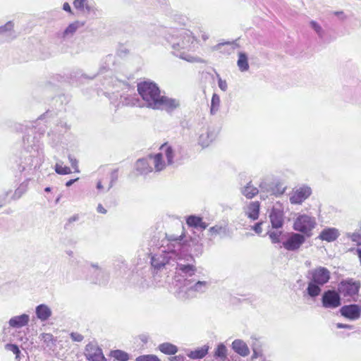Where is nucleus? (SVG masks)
I'll return each instance as SVG.
<instances>
[{"mask_svg":"<svg viewBox=\"0 0 361 361\" xmlns=\"http://www.w3.org/2000/svg\"><path fill=\"white\" fill-rule=\"evenodd\" d=\"M209 347L204 345L201 348H198L194 350H191L188 353V356L193 360L203 358L207 353Z\"/></svg>","mask_w":361,"mask_h":361,"instance_id":"obj_25","label":"nucleus"},{"mask_svg":"<svg viewBox=\"0 0 361 361\" xmlns=\"http://www.w3.org/2000/svg\"><path fill=\"white\" fill-rule=\"evenodd\" d=\"M311 276L305 290L307 295L315 299L321 294L322 287L330 279V271L325 267H319L309 271Z\"/></svg>","mask_w":361,"mask_h":361,"instance_id":"obj_3","label":"nucleus"},{"mask_svg":"<svg viewBox=\"0 0 361 361\" xmlns=\"http://www.w3.org/2000/svg\"><path fill=\"white\" fill-rule=\"evenodd\" d=\"M336 326L338 329H353V326L350 324H345L342 323H337Z\"/></svg>","mask_w":361,"mask_h":361,"instance_id":"obj_47","label":"nucleus"},{"mask_svg":"<svg viewBox=\"0 0 361 361\" xmlns=\"http://www.w3.org/2000/svg\"><path fill=\"white\" fill-rule=\"evenodd\" d=\"M170 360L171 361H184V357L179 355L172 357Z\"/></svg>","mask_w":361,"mask_h":361,"instance_id":"obj_50","label":"nucleus"},{"mask_svg":"<svg viewBox=\"0 0 361 361\" xmlns=\"http://www.w3.org/2000/svg\"><path fill=\"white\" fill-rule=\"evenodd\" d=\"M152 265L154 267H157V264H155V259L154 257H152Z\"/></svg>","mask_w":361,"mask_h":361,"instance_id":"obj_57","label":"nucleus"},{"mask_svg":"<svg viewBox=\"0 0 361 361\" xmlns=\"http://www.w3.org/2000/svg\"><path fill=\"white\" fill-rule=\"evenodd\" d=\"M84 25V22H79L78 20L71 23L63 31V37H65L66 36L73 35L80 27H82Z\"/></svg>","mask_w":361,"mask_h":361,"instance_id":"obj_28","label":"nucleus"},{"mask_svg":"<svg viewBox=\"0 0 361 361\" xmlns=\"http://www.w3.org/2000/svg\"><path fill=\"white\" fill-rule=\"evenodd\" d=\"M263 224L262 221L258 222L255 224L252 229L255 231V232L257 234H260L262 232V225Z\"/></svg>","mask_w":361,"mask_h":361,"instance_id":"obj_46","label":"nucleus"},{"mask_svg":"<svg viewBox=\"0 0 361 361\" xmlns=\"http://www.w3.org/2000/svg\"><path fill=\"white\" fill-rule=\"evenodd\" d=\"M13 28V24L11 22H8L4 26L0 27V32H4L8 30H11Z\"/></svg>","mask_w":361,"mask_h":361,"instance_id":"obj_44","label":"nucleus"},{"mask_svg":"<svg viewBox=\"0 0 361 361\" xmlns=\"http://www.w3.org/2000/svg\"><path fill=\"white\" fill-rule=\"evenodd\" d=\"M159 32L164 35V39L171 45L175 56L189 62L200 61L185 51V50L192 49L196 41L191 31L185 29L178 30L174 28L169 30L162 28L161 30H159Z\"/></svg>","mask_w":361,"mask_h":361,"instance_id":"obj_1","label":"nucleus"},{"mask_svg":"<svg viewBox=\"0 0 361 361\" xmlns=\"http://www.w3.org/2000/svg\"><path fill=\"white\" fill-rule=\"evenodd\" d=\"M322 306L327 309H335L340 307L342 304L341 295L338 290L329 289L325 290L321 298Z\"/></svg>","mask_w":361,"mask_h":361,"instance_id":"obj_9","label":"nucleus"},{"mask_svg":"<svg viewBox=\"0 0 361 361\" xmlns=\"http://www.w3.org/2000/svg\"><path fill=\"white\" fill-rule=\"evenodd\" d=\"M240 191L241 193L247 199L253 198L259 192V190L252 185L251 181L242 188Z\"/></svg>","mask_w":361,"mask_h":361,"instance_id":"obj_24","label":"nucleus"},{"mask_svg":"<svg viewBox=\"0 0 361 361\" xmlns=\"http://www.w3.org/2000/svg\"><path fill=\"white\" fill-rule=\"evenodd\" d=\"M288 237L283 242V247L288 251H295L305 243V235L298 233H288Z\"/></svg>","mask_w":361,"mask_h":361,"instance_id":"obj_12","label":"nucleus"},{"mask_svg":"<svg viewBox=\"0 0 361 361\" xmlns=\"http://www.w3.org/2000/svg\"><path fill=\"white\" fill-rule=\"evenodd\" d=\"M179 106L180 101L178 99L159 94V110L171 114Z\"/></svg>","mask_w":361,"mask_h":361,"instance_id":"obj_15","label":"nucleus"},{"mask_svg":"<svg viewBox=\"0 0 361 361\" xmlns=\"http://www.w3.org/2000/svg\"><path fill=\"white\" fill-rule=\"evenodd\" d=\"M85 356L89 361H106L102 349L97 344L92 343H90L85 346Z\"/></svg>","mask_w":361,"mask_h":361,"instance_id":"obj_14","label":"nucleus"},{"mask_svg":"<svg viewBox=\"0 0 361 361\" xmlns=\"http://www.w3.org/2000/svg\"><path fill=\"white\" fill-rule=\"evenodd\" d=\"M232 348L235 353L243 357L248 355L250 353L247 344L241 340H235L232 343Z\"/></svg>","mask_w":361,"mask_h":361,"instance_id":"obj_21","label":"nucleus"},{"mask_svg":"<svg viewBox=\"0 0 361 361\" xmlns=\"http://www.w3.org/2000/svg\"><path fill=\"white\" fill-rule=\"evenodd\" d=\"M212 235H219L221 238L230 235L229 229L226 225H215L209 229Z\"/></svg>","mask_w":361,"mask_h":361,"instance_id":"obj_22","label":"nucleus"},{"mask_svg":"<svg viewBox=\"0 0 361 361\" xmlns=\"http://www.w3.org/2000/svg\"><path fill=\"white\" fill-rule=\"evenodd\" d=\"M159 4L161 3V1H160V0L159 1Z\"/></svg>","mask_w":361,"mask_h":361,"instance_id":"obj_62","label":"nucleus"},{"mask_svg":"<svg viewBox=\"0 0 361 361\" xmlns=\"http://www.w3.org/2000/svg\"><path fill=\"white\" fill-rule=\"evenodd\" d=\"M339 312L343 317L355 321L360 317L361 307L357 304L345 305L341 307Z\"/></svg>","mask_w":361,"mask_h":361,"instance_id":"obj_13","label":"nucleus"},{"mask_svg":"<svg viewBox=\"0 0 361 361\" xmlns=\"http://www.w3.org/2000/svg\"><path fill=\"white\" fill-rule=\"evenodd\" d=\"M226 347L223 343L218 345L214 352V357H219L221 359H224L226 357Z\"/></svg>","mask_w":361,"mask_h":361,"instance_id":"obj_34","label":"nucleus"},{"mask_svg":"<svg viewBox=\"0 0 361 361\" xmlns=\"http://www.w3.org/2000/svg\"><path fill=\"white\" fill-rule=\"evenodd\" d=\"M219 130L213 127H208L204 132H202L198 140L199 144L202 147H208L216 137Z\"/></svg>","mask_w":361,"mask_h":361,"instance_id":"obj_17","label":"nucleus"},{"mask_svg":"<svg viewBox=\"0 0 361 361\" xmlns=\"http://www.w3.org/2000/svg\"><path fill=\"white\" fill-rule=\"evenodd\" d=\"M340 235V233L338 230L336 228H327L323 229L319 235V238L322 240H324L326 242H333L336 240L338 236Z\"/></svg>","mask_w":361,"mask_h":361,"instance_id":"obj_18","label":"nucleus"},{"mask_svg":"<svg viewBox=\"0 0 361 361\" xmlns=\"http://www.w3.org/2000/svg\"><path fill=\"white\" fill-rule=\"evenodd\" d=\"M46 192H49L51 190V188L49 187H47L44 190Z\"/></svg>","mask_w":361,"mask_h":361,"instance_id":"obj_60","label":"nucleus"},{"mask_svg":"<svg viewBox=\"0 0 361 361\" xmlns=\"http://www.w3.org/2000/svg\"><path fill=\"white\" fill-rule=\"evenodd\" d=\"M334 14L342 20H344L346 18V16H345V14L343 11H336V12H334Z\"/></svg>","mask_w":361,"mask_h":361,"instance_id":"obj_51","label":"nucleus"},{"mask_svg":"<svg viewBox=\"0 0 361 361\" xmlns=\"http://www.w3.org/2000/svg\"><path fill=\"white\" fill-rule=\"evenodd\" d=\"M267 235L271 239V243L274 244L281 243V237L282 236L283 238L285 236V235L283 234V231H269L267 232Z\"/></svg>","mask_w":361,"mask_h":361,"instance_id":"obj_31","label":"nucleus"},{"mask_svg":"<svg viewBox=\"0 0 361 361\" xmlns=\"http://www.w3.org/2000/svg\"><path fill=\"white\" fill-rule=\"evenodd\" d=\"M348 237L357 245H361V235L357 233H348Z\"/></svg>","mask_w":361,"mask_h":361,"instance_id":"obj_38","label":"nucleus"},{"mask_svg":"<svg viewBox=\"0 0 361 361\" xmlns=\"http://www.w3.org/2000/svg\"><path fill=\"white\" fill-rule=\"evenodd\" d=\"M73 6L78 11H84L86 9L87 11H90V7L87 5V0H74Z\"/></svg>","mask_w":361,"mask_h":361,"instance_id":"obj_33","label":"nucleus"},{"mask_svg":"<svg viewBox=\"0 0 361 361\" xmlns=\"http://www.w3.org/2000/svg\"><path fill=\"white\" fill-rule=\"evenodd\" d=\"M208 226V224L205 222H204L202 220V223L199 224L198 225V228H201L202 230H204L207 228Z\"/></svg>","mask_w":361,"mask_h":361,"instance_id":"obj_53","label":"nucleus"},{"mask_svg":"<svg viewBox=\"0 0 361 361\" xmlns=\"http://www.w3.org/2000/svg\"><path fill=\"white\" fill-rule=\"evenodd\" d=\"M136 361H158V359L153 355H142L137 357Z\"/></svg>","mask_w":361,"mask_h":361,"instance_id":"obj_40","label":"nucleus"},{"mask_svg":"<svg viewBox=\"0 0 361 361\" xmlns=\"http://www.w3.org/2000/svg\"><path fill=\"white\" fill-rule=\"evenodd\" d=\"M6 348L8 350L11 351L12 353H13L16 355V357H19L20 351V350H19V348H18L17 345H16V344H7L6 345Z\"/></svg>","mask_w":361,"mask_h":361,"instance_id":"obj_39","label":"nucleus"},{"mask_svg":"<svg viewBox=\"0 0 361 361\" xmlns=\"http://www.w3.org/2000/svg\"><path fill=\"white\" fill-rule=\"evenodd\" d=\"M178 262L176 264V273L184 280L191 279L195 277L197 267L195 259L191 254H185L181 251L178 257Z\"/></svg>","mask_w":361,"mask_h":361,"instance_id":"obj_4","label":"nucleus"},{"mask_svg":"<svg viewBox=\"0 0 361 361\" xmlns=\"http://www.w3.org/2000/svg\"><path fill=\"white\" fill-rule=\"evenodd\" d=\"M137 91L148 107L158 106V87L155 83L144 81L138 83Z\"/></svg>","mask_w":361,"mask_h":361,"instance_id":"obj_5","label":"nucleus"},{"mask_svg":"<svg viewBox=\"0 0 361 361\" xmlns=\"http://www.w3.org/2000/svg\"><path fill=\"white\" fill-rule=\"evenodd\" d=\"M259 188H261L262 190H266L267 192H270L271 194H275L274 190H270L268 188H267V183H261L259 184Z\"/></svg>","mask_w":361,"mask_h":361,"instance_id":"obj_48","label":"nucleus"},{"mask_svg":"<svg viewBox=\"0 0 361 361\" xmlns=\"http://www.w3.org/2000/svg\"><path fill=\"white\" fill-rule=\"evenodd\" d=\"M316 225V220L314 217L307 214H300L294 221L293 229L305 234L307 237H310L312 231Z\"/></svg>","mask_w":361,"mask_h":361,"instance_id":"obj_8","label":"nucleus"},{"mask_svg":"<svg viewBox=\"0 0 361 361\" xmlns=\"http://www.w3.org/2000/svg\"><path fill=\"white\" fill-rule=\"evenodd\" d=\"M174 150L168 143H164L159 147V171L167 166L174 164Z\"/></svg>","mask_w":361,"mask_h":361,"instance_id":"obj_10","label":"nucleus"},{"mask_svg":"<svg viewBox=\"0 0 361 361\" xmlns=\"http://www.w3.org/2000/svg\"><path fill=\"white\" fill-rule=\"evenodd\" d=\"M63 9L71 14H73V11L71 8L70 4L68 2H65L63 5Z\"/></svg>","mask_w":361,"mask_h":361,"instance_id":"obj_49","label":"nucleus"},{"mask_svg":"<svg viewBox=\"0 0 361 361\" xmlns=\"http://www.w3.org/2000/svg\"><path fill=\"white\" fill-rule=\"evenodd\" d=\"M356 252L357 253V255H358V257H359V259H360V264H361V247L360 248H357Z\"/></svg>","mask_w":361,"mask_h":361,"instance_id":"obj_56","label":"nucleus"},{"mask_svg":"<svg viewBox=\"0 0 361 361\" xmlns=\"http://www.w3.org/2000/svg\"><path fill=\"white\" fill-rule=\"evenodd\" d=\"M55 171L61 175L70 174L72 172L71 169L67 166H63V163L56 164Z\"/></svg>","mask_w":361,"mask_h":361,"instance_id":"obj_35","label":"nucleus"},{"mask_svg":"<svg viewBox=\"0 0 361 361\" xmlns=\"http://www.w3.org/2000/svg\"><path fill=\"white\" fill-rule=\"evenodd\" d=\"M311 27L316 32L319 38H323L324 35V31L321 27V25L317 23L314 20H311L310 23Z\"/></svg>","mask_w":361,"mask_h":361,"instance_id":"obj_36","label":"nucleus"},{"mask_svg":"<svg viewBox=\"0 0 361 361\" xmlns=\"http://www.w3.org/2000/svg\"><path fill=\"white\" fill-rule=\"evenodd\" d=\"M177 228L180 231V233H166L165 238L161 240V244L159 245V252L165 253L163 260H159V269L169 262V259L171 257L176 251L183 250L187 240H183L185 238V228L183 224H177Z\"/></svg>","mask_w":361,"mask_h":361,"instance_id":"obj_2","label":"nucleus"},{"mask_svg":"<svg viewBox=\"0 0 361 361\" xmlns=\"http://www.w3.org/2000/svg\"><path fill=\"white\" fill-rule=\"evenodd\" d=\"M154 158V166L155 167H157L158 166V154H156L153 157Z\"/></svg>","mask_w":361,"mask_h":361,"instance_id":"obj_55","label":"nucleus"},{"mask_svg":"<svg viewBox=\"0 0 361 361\" xmlns=\"http://www.w3.org/2000/svg\"><path fill=\"white\" fill-rule=\"evenodd\" d=\"M114 357L120 361H127L129 358L126 353L119 350L114 352Z\"/></svg>","mask_w":361,"mask_h":361,"instance_id":"obj_37","label":"nucleus"},{"mask_svg":"<svg viewBox=\"0 0 361 361\" xmlns=\"http://www.w3.org/2000/svg\"><path fill=\"white\" fill-rule=\"evenodd\" d=\"M70 336L71 339L76 342H81L84 338L82 335L77 332H72Z\"/></svg>","mask_w":361,"mask_h":361,"instance_id":"obj_43","label":"nucleus"},{"mask_svg":"<svg viewBox=\"0 0 361 361\" xmlns=\"http://www.w3.org/2000/svg\"><path fill=\"white\" fill-rule=\"evenodd\" d=\"M237 65L240 71L245 72V71H248V69H249L248 58L245 53L240 52L238 54V59L237 61Z\"/></svg>","mask_w":361,"mask_h":361,"instance_id":"obj_26","label":"nucleus"},{"mask_svg":"<svg viewBox=\"0 0 361 361\" xmlns=\"http://www.w3.org/2000/svg\"><path fill=\"white\" fill-rule=\"evenodd\" d=\"M78 180V178H76V179H71V180H68V181L66 183V186H68V187H69V186H71V185H72V184H73L75 180Z\"/></svg>","mask_w":361,"mask_h":361,"instance_id":"obj_54","label":"nucleus"},{"mask_svg":"<svg viewBox=\"0 0 361 361\" xmlns=\"http://www.w3.org/2000/svg\"><path fill=\"white\" fill-rule=\"evenodd\" d=\"M202 217L198 216L190 215L186 219V224L190 227L197 228L199 224L202 223Z\"/></svg>","mask_w":361,"mask_h":361,"instance_id":"obj_32","label":"nucleus"},{"mask_svg":"<svg viewBox=\"0 0 361 361\" xmlns=\"http://www.w3.org/2000/svg\"><path fill=\"white\" fill-rule=\"evenodd\" d=\"M97 212L101 214H106V209L101 204H99L97 207Z\"/></svg>","mask_w":361,"mask_h":361,"instance_id":"obj_52","label":"nucleus"},{"mask_svg":"<svg viewBox=\"0 0 361 361\" xmlns=\"http://www.w3.org/2000/svg\"><path fill=\"white\" fill-rule=\"evenodd\" d=\"M260 209V203L258 201H254L249 203L245 208V215L252 221H255L259 218Z\"/></svg>","mask_w":361,"mask_h":361,"instance_id":"obj_19","label":"nucleus"},{"mask_svg":"<svg viewBox=\"0 0 361 361\" xmlns=\"http://www.w3.org/2000/svg\"><path fill=\"white\" fill-rule=\"evenodd\" d=\"M202 39H203L204 41H205V40H207V39H208V36H207V35H203L202 36Z\"/></svg>","mask_w":361,"mask_h":361,"instance_id":"obj_59","label":"nucleus"},{"mask_svg":"<svg viewBox=\"0 0 361 361\" xmlns=\"http://www.w3.org/2000/svg\"><path fill=\"white\" fill-rule=\"evenodd\" d=\"M42 337L44 342H45V343H49V342L53 343L54 341V336L51 334H42Z\"/></svg>","mask_w":361,"mask_h":361,"instance_id":"obj_45","label":"nucleus"},{"mask_svg":"<svg viewBox=\"0 0 361 361\" xmlns=\"http://www.w3.org/2000/svg\"><path fill=\"white\" fill-rule=\"evenodd\" d=\"M68 159L71 162V166L72 168L74 170V172L75 173H78L80 171H79V169H78V161L76 159L73 158L72 156L69 155L68 156Z\"/></svg>","mask_w":361,"mask_h":361,"instance_id":"obj_42","label":"nucleus"},{"mask_svg":"<svg viewBox=\"0 0 361 361\" xmlns=\"http://www.w3.org/2000/svg\"><path fill=\"white\" fill-rule=\"evenodd\" d=\"M29 320V316L26 314H23L11 318L8 324L10 326L13 328H21L26 326L28 324Z\"/></svg>","mask_w":361,"mask_h":361,"instance_id":"obj_20","label":"nucleus"},{"mask_svg":"<svg viewBox=\"0 0 361 361\" xmlns=\"http://www.w3.org/2000/svg\"><path fill=\"white\" fill-rule=\"evenodd\" d=\"M361 287L360 281H355L353 279H347L342 280L338 285V290L343 298H348V300L357 301L356 297L358 295Z\"/></svg>","mask_w":361,"mask_h":361,"instance_id":"obj_7","label":"nucleus"},{"mask_svg":"<svg viewBox=\"0 0 361 361\" xmlns=\"http://www.w3.org/2000/svg\"><path fill=\"white\" fill-rule=\"evenodd\" d=\"M209 285V282L200 281L195 276L191 279L184 280L182 291L187 294L188 298H194L197 293H205Z\"/></svg>","mask_w":361,"mask_h":361,"instance_id":"obj_6","label":"nucleus"},{"mask_svg":"<svg viewBox=\"0 0 361 361\" xmlns=\"http://www.w3.org/2000/svg\"><path fill=\"white\" fill-rule=\"evenodd\" d=\"M311 194V188L307 185H303L297 189L290 197V202L291 204H300L307 199Z\"/></svg>","mask_w":361,"mask_h":361,"instance_id":"obj_16","label":"nucleus"},{"mask_svg":"<svg viewBox=\"0 0 361 361\" xmlns=\"http://www.w3.org/2000/svg\"><path fill=\"white\" fill-rule=\"evenodd\" d=\"M218 85L219 87L224 92H226L228 89L227 82L225 80L221 79L218 75Z\"/></svg>","mask_w":361,"mask_h":361,"instance_id":"obj_41","label":"nucleus"},{"mask_svg":"<svg viewBox=\"0 0 361 361\" xmlns=\"http://www.w3.org/2000/svg\"><path fill=\"white\" fill-rule=\"evenodd\" d=\"M220 103L221 100L219 96L217 94L214 93L212 97L210 106V114L212 115H215L219 111Z\"/></svg>","mask_w":361,"mask_h":361,"instance_id":"obj_29","label":"nucleus"},{"mask_svg":"<svg viewBox=\"0 0 361 361\" xmlns=\"http://www.w3.org/2000/svg\"><path fill=\"white\" fill-rule=\"evenodd\" d=\"M77 219H78V217H77V216H74V217L73 218V221H75V220H76ZM71 221H72V219H71L69 220V221L71 222Z\"/></svg>","mask_w":361,"mask_h":361,"instance_id":"obj_61","label":"nucleus"},{"mask_svg":"<svg viewBox=\"0 0 361 361\" xmlns=\"http://www.w3.org/2000/svg\"><path fill=\"white\" fill-rule=\"evenodd\" d=\"M36 314L41 321H46L51 317V310L47 305L42 304L36 307Z\"/></svg>","mask_w":361,"mask_h":361,"instance_id":"obj_23","label":"nucleus"},{"mask_svg":"<svg viewBox=\"0 0 361 361\" xmlns=\"http://www.w3.org/2000/svg\"><path fill=\"white\" fill-rule=\"evenodd\" d=\"M159 351L166 355H175L178 352V348L172 343H164L159 345Z\"/></svg>","mask_w":361,"mask_h":361,"instance_id":"obj_27","label":"nucleus"},{"mask_svg":"<svg viewBox=\"0 0 361 361\" xmlns=\"http://www.w3.org/2000/svg\"><path fill=\"white\" fill-rule=\"evenodd\" d=\"M269 217L272 228L279 229L283 227L284 224V212L280 204L277 203L271 208Z\"/></svg>","mask_w":361,"mask_h":361,"instance_id":"obj_11","label":"nucleus"},{"mask_svg":"<svg viewBox=\"0 0 361 361\" xmlns=\"http://www.w3.org/2000/svg\"><path fill=\"white\" fill-rule=\"evenodd\" d=\"M97 187L98 189H102V185L101 182H98L97 183Z\"/></svg>","mask_w":361,"mask_h":361,"instance_id":"obj_58","label":"nucleus"},{"mask_svg":"<svg viewBox=\"0 0 361 361\" xmlns=\"http://www.w3.org/2000/svg\"><path fill=\"white\" fill-rule=\"evenodd\" d=\"M137 170L141 173H147L152 171V167L147 163V159H139L136 163Z\"/></svg>","mask_w":361,"mask_h":361,"instance_id":"obj_30","label":"nucleus"}]
</instances>
